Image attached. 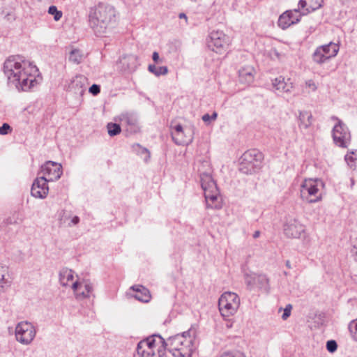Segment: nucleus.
Instances as JSON below:
<instances>
[{
    "instance_id": "obj_37",
    "label": "nucleus",
    "mask_w": 357,
    "mask_h": 357,
    "mask_svg": "<svg viewBox=\"0 0 357 357\" xmlns=\"http://www.w3.org/2000/svg\"><path fill=\"white\" fill-rule=\"evenodd\" d=\"M305 87L308 89V92H314L317 89V84L312 79H307L305 82Z\"/></svg>"
},
{
    "instance_id": "obj_31",
    "label": "nucleus",
    "mask_w": 357,
    "mask_h": 357,
    "mask_svg": "<svg viewBox=\"0 0 357 357\" xmlns=\"http://www.w3.org/2000/svg\"><path fill=\"white\" fill-rule=\"evenodd\" d=\"M63 223H66L68 227L77 225L79 222V218L77 215H66L63 219Z\"/></svg>"
},
{
    "instance_id": "obj_23",
    "label": "nucleus",
    "mask_w": 357,
    "mask_h": 357,
    "mask_svg": "<svg viewBox=\"0 0 357 357\" xmlns=\"http://www.w3.org/2000/svg\"><path fill=\"white\" fill-rule=\"evenodd\" d=\"M130 289L135 292L133 297L137 300L148 303L151 300V294L148 289L142 285H134L130 287Z\"/></svg>"
},
{
    "instance_id": "obj_2",
    "label": "nucleus",
    "mask_w": 357,
    "mask_h": 357,
    "mask_svg": "<svg viewBox=\"0 0 357 357\" xmlns=\"http://www.w3.org/2000/svg\"><path fill=\"white\" fill-rule=\"evenodd\" d=\"M201 186L204 193L206 207L212 209L222 208V199L217 184L212 177V168L210 162L204 160L198 164Z\"/></svg>"
},
{
    "instance_id": "obj_38",
    "label": "nucleus",
    "mask_w": 357,
    "mask_h": 357,
    "mask_svg": "<svg viewBox=\"0 0 357 357\" xmlns=\"http://www.w3.org/2000/svg\"><path fill=\"white\" fill-rule=\"evenodd\" d=\"M220 357H245V356L240 351H225Z\"/></svg>"
},
{
    "instance_id": "obj_24",
    "label": "nucleus",
    "mask_w": 357,
    "mask_h": 357,
    "mask_svg": "<svg viewBox=\"0 0 357 357\" xmlns=\"http://www.w3.org/2000/svg\"><path fill=\"white\" fill-rule=\"evenodd\" d=\"M255 70L252 66H245L238 70L239 80L245 84H250L254 80Z\"/></svg>"
},
{
    "instance_id": "obj_48",
    "label": "nucleus",
    "mask_w": 357,
    "mask_h": 357,
    "mask_svg": "<svg viewBox=\"0 0 357 357\" xmlns=\"http://www.w3.org/2000/svg\"><path fill=\"white\" fill-rule=\"evenodd\" d=\"M260 234H261V233H260V231H259V230L255 231L254 232V234H253V238H259V236H260Z\"/></svg>"
},
{
    "instance_id": "obj_26",
    "label": "nucleus",
    "mask_w": 357,
    "mask_h": 357,
    "mask_svg": "<svg viewBox=\"0 0 357 357\" xmlns=\"http://www.w3.org/2000/svg\"><path fill=\"white\" fill-rule=\"evenodd\" d=\"M253 280L255 281V287L267 289L268 288V279L265 275L254 274Z\"/></svg>"
},
{
    "instance_id": "obj_5",
    "label": "nucleus",
    "mask_w": 357,
    "mask_h": 357,
    "mask_svg": "<svg viewBox=\"0 0 357 357\" xmlns=\"http://www.w3.org/2000/svg\"><path fill=\"white\" fill-rule=\"evenodd\" d=\"M166 341L158 335H150L137 343V357H164Z\"/></svg>"
},
{
    "instance_id": "obj_22",
    "label": "nucleus",
    "mask_w": 357,
    "mask_h": 357,
    "mask_svg": "<svg viewBox=\"0 0 357 357\" xmlns=\"http://www.w3.org/2000/svg\"><path fill=\"white\" fill-rule=\"evenodd\" d=\"M323 0H300L298 9L303 15L313 12L322 6Z\"/></svg>"
},
{
    "instance_id": "obj_36",
    "label": "nucleus",
    "mask_w": 357,
    "mask_h": 357,
    "mask_svg": "<svg viewBox=\"0 0 357 357\" xmlns=\"http://www.w3.org/2000/svg\"><path fill=\"white\" fill-rule=\"evenodd\" d=\"M217 117H218L217 112H213L211 115H210L208 114H204L202 117V119L204 123L209 124L211 121L216 120Z\"/></svg>"
},
{
    "instance_id": "obj_51",
    "label": "nucleus",
    "mask_w": 357,
    "mask_h": 357,
    "mask_svg": "<svg viewBox=\"0 0 357 357\" xmlns=\"http://www.w3.org/2000/svg\"><path fill=\"white\" fill-rule=\"evenodd\" d=\"M142 152H143V153H146V154H147V156H148L149 158L150 157V153H149V151H148V149H143Z\"/></svg>"
},
{
    "instance_id": "obj_13",
    "label": "nucleus",
    "mask_w": 357,
    "mask_h": 357,
    "mask_svg": "<svg viewBox=\"0 0 357 357\" xmlns=\"http://www.w3.org/2000/svg\"><path fill=\"white\" fill-rule=\"evenodd\" d=\"M230 43V38L220 31H213L207 39L208 47L219 54L225 52Z\"/></svg>"
},
{
    "instance_id": "obj_15",
    "label": "nucleus",
    "mask_w": 357,
    "mask_h": 357,
    "mask_svg": "<svg viewBox=\"0 0 357 357\" xmlns=\"http://www.w3.org/2000/svg\"><path fill=\"white\" fill-rule=\"evenodd\" d=\"M41 173L43 177L49 182L56 181L60 178L62 175V167L59 164L52 161H47L41 166Z\"/></svg>"
},
{
    "instance_id": "obj_25",
    "label": "nucleus",
    "mask_w": 357,
    "mask_h": 357,
    "mask_svg": "<svg viewBox=\"0 0 357 357\" xmlns=\"http://www.w3.org/2000/svg\"><path fill=\"white\" fill-rule=\"evenodd\" d=\"M298 127L301 130H306L312 125L313 116L310 112L302 111L299 112Z\"/></svg>"
},
{
    "instance_id": "obj_12",
    "label": "nucleus",
    "mask_w": 357,
    "mask_h": 357,
    "mask_svg": "<svg viewBox=\"0 0 357 357\" xmlns=\"http://www.w3.org/2000/svg\"><path fill=\"white\" fill-rule=\"evenodd\" d=\"M171 135L173 141L178 145H188L194 138L192 127H183L181 124L170 126Z\"/></svg>"
},
{
    "instance_id": "obj_3",
    "label": "nucleus",
    "mask_w": 357,
    "mask_h": 357,
    "mask_svg": "<svg viewBox=\"0 0 357 357\" xmlns=\"http://www.w3.org/2000/svg\"><path fill=\"white\" fill-rule=\"evenodd\" d=\"M116 11L109 6L99 3L89 8L88 22L90 28L98 36L105 35L115 22Z\"/></svg>"
},
{
    "instance_id": "obj_17",
    "label": "nucleus",
    "mask_w": 357,
    "mask_h": 357,
    "mask_svg": "<svg viewBox=\"0 0 357 357\" xmlns=\"http://www.w3.org/2000/svg\"><path fill=\"white\" fill-rule=\"evenodd\" d=\"M273 90L282 94H290L294 89V84L291 78L280 75L271 80Z\"/></svg>"
},
{
    "instance_id": "obj_4",
    "label": "nucleus",
    "mask_w": 357,
    "mask_h": 357,
    "mask_svg": "<svg viewBox=\"0 0 357 357\" xmlns=\"http://www.w3.org/2000/svg\"><path fill=\"white\" fill-rule=\"evenodd\" d=\"M196 331L190 328L187 331L169 337L166 341V349L174 357H192L196 349Z\"/></svg>"
},
{
    "instance_id": "obj_29",
    "label": "nucleus",
    "mask_w": 357,
    "mask_h": 357,
    "mask_svg": "<svg viewBox=\"0 0 357 357\" xmlns=\"http://www.w3.org/2000/svg\"><path fill=\"white\" fill-rule=\"evenodd\" d=\"M69 60L75 63H79L82 60V54L80 50H73L69 56Z\"/></svg>"
},
{
    "instance_id": "obj_35",
    "label": "nucleus",
    "mask_w": 357,
    "mask_h": 357,
    "mask_svg": "<svg viewBox=\"0 0 357 357\" xmlns=\"http://www.w3.org/2000/svg\"><path fill=\"white\" fill-rule=\"evenodd\" d=\"M128 61L130 62V65H128V68L130 70H134L137 66V58L135 55H130L126 58Z\"/></svg>"
},
{
    "instance_id": "obj_16",
    "label": "nucleus",
    "mask_w": 357,
    "mask_h": 357,
    "mask_svg": "<svg viewBox=\"0 0 357 357\" xmlns=\"http://www.w3.org/2000/svg\"><path fill=\"white\" fill-rule=\"evenodd\" d=\"M284 233L289 238H300L305 236L306 228L298 220L292 219L284 225Z\"/></svg>"
},
{
    "instance_id": "obj_30",
    "label": "nucleus",
    "mask_w": 357,
    "mask_h": 357,
    "mask_svg": "<svg viewBox=\"0 0 357 357\" xmlns=\"http://www.w3.org/2000/svg\"><path fill=\"white\" fill-rule=\"evenodd\" d=\"M107 132L110 136H115L120 133L121 127L119 124L109 123L107 125Z\"/></svg>"
},
{
    "instance_id": "obj_10",
    "label": "nucleus",
    "mask_w": 357,
    "mask_h": 357,
    "mask_svg": "<svg viewBox=\"0 0 357 357\" xmlns=\"http://www.w3.org/2000/svg\"><path fill=\"white\" fill-rule=\"evenodd\" d=\"M36 335V327L28 321H20L15 326V340L22 345H29L33 341Z\"/></svg>"
},
{
    "instance_id": "obj_14",
    "label": "nucleus",
    "mask_w": 357,
    "mask_h": 357,
    "mask_svg": "<svg viewBox=\"0 0 357 357\" xmlns=\"http://www.w3.org/2000/svg\"><path fill=\"white\" fill-rule=\"evenodd\" d=\"M73 291L75 298L77 301H83L94 296V287L89 280H79L73 285Z\"/></svg>"
},
{
    "instance_id": "obj_28",
    "label": "nucleus",
    "mask_w": 357,
    "mask_h": 357,
    "mask_svg": "<svg viewBox=\"0 0 357 357\" xmlns=\"http://www.w3.org/2000/svg\"><path fill=\"white\" fill-rule=\"evenodd\" d=\"M8 273V268L5 266L0 264V292L4 290L7 286V280L5 278L6 275Z\"/></svg>"
},
{
    "instance_id": "obj_34",
    "label": "nucleus",
    "mask_w": 357,
    "mask_h": 357,
    "mask_svg": "<svg viewBox=\"0 0 357 357\" xmlns=\"http://www.w3.org/2000/svg\"><path fill=\"white\" fill-rule=\"evenodd\" d=\"M48 13L54 16L55 21H59L62 17V12L58 10L55 6H51L49 7Z\"/></svg>"
},
{
    "instance_id": "obj_19",
    "label": "nucleus",
    "mask_w": 357,
    "mask_h": 357,
    "mask_svg": "<svg viewBox=\"0 0 357 357\" xmlns=\"http://www.w3.org/2000/svg\"><path fill=\"white\" fill-rule=\"evenodd\" d=\"M47 181L45 178L39 176L36 178L31 186V194L33 197L39 199L45 198L49 192Z\"/></svg>"
},
{
    "instance_id": "obj_50",
    "label": "nucleus",
    "mask_w": 357,
    "mask_h": 357,
    "mask_svg": "<svg viewBox=\"0 0 357 357\" xmlns=\"http://www.w3.org/2000/svg\"><path fill=\"white\" fill-rule=\"evenodd\" d=\"M285 265H286L287 268H288L289 269L291 268V263L289 260L286 261Z\"/></svg>"
},
{
    "instance_id": "obj_49",
    "label": "nucleus",
    "mask_w": 357,
    "mask_h": 357,
    "mask_svg": "<svg viewBox=\"0 0 357 357\" xmlns=\"http://www.w3.org/2000/svg\"><path fill=\"white\" fill-rule=\"evenodd\" d=\"M179 18H184L185 20H187V16L185 13H180L179 15H178Z\"/></svg>"
},
{
    "instance_id": "obj_7",
    "label": "nucleus",
    "mask_w": 357,
    "mask_h": 357,
    "mask_svg": "<svg viewBox=\"0 0 357 357\" xmlns=\"http://www.w3.org/2000/svg\"><path fill=\"white\" fill-rule=\"evenodd\" d=\"M264 155L258 149H252L245 151L239 158L238 169L245 174L257 172L262 167Z\"/></svg>"
},
{
    "instance_id": "obj_44",
    "label": "nucleus",
    "mask_w": 357,
    "mask_h": 357,
    "mask_svg": "<svg viewBox=\"0 0 357 357\" xmlns=\"http://www.w3.org/2000/svg\"><path fill=\"white\" fill-rule=\"evenodd\" d=\"M291 305L290 304L287 305L284 310V313L282 315V319H287L291 314Z\"/></svg>"
},
{
    "instance_id": "obj_41",
    "label": "nucleus",
    "mask_w": 357,
    "mask_h": 357,
    "mask_svg": "<svg viewBox=\"0 0 357 357\" xmlns=\"http://www.w3.org/2000/svg\"><path fill=\"white\" fill-rule=\"evenodd\" d=\"M337 343L335 340H329L326 343L327 350L330 352H334L337 350Z\"/></svg>"
},
{
    "instance_id": "obj_40",
    "label": "nucleus",
    "mask_w": 357,
    "mask_h": 357,
    "mask_svg": "<svg viewBox=\"0 0 357 357\" xmlns=\"http://www.w3.org/2000/svg\"><path fill=\"white\" fill-rule=\"evenodd\" d=\"M354 153L352 151V152H350L349 153L347 154L345 156H344V160L346 161V162L347 163V165L351 167L352 168L354 166V162H355V159L354 158V157L352 156V155L354 154Z\"/></svg>"
},
{
    "instance_id": "obj_11",
    "label": "nucleus",
    "mask_w": 357,
    "mask_h": 357,
    "mask_svg": "<svg viewBox=\"0 0 357 357\" xmlns=\"http://www.w3.org/2000/svg\"><path fill=\"white\" fill-rule=\"evenodd\" d=\"M339 50V45L332 42L319 46L312 54V60L317 64H323L328 60L336 56Z\"/></svg>"
},
{
    "instance_id": "obj_8",
    "label": "nucleus",
    "mask_w": 357,
    "mask_h": 357,
    "mask_svg": "<svg viewBox=\"0 0 357 357\" xmlns=\"http://www.w3.org/2000/svg\"><path fill=\"white\" fill-rule=\"evenodd\" d=\"M331 119L335 122L331 131L334 144L340 148H348L351 141V135L349 128L337 116H332Z\"/></svg>"
},
{
    "instance_id": "obj_42",
    "label": "nucleus",
    "mask_w": 357,
    "mask_h": 357,
    "mask_svg": "<svg viewBox=\"0 0 357 357\" xmlns=\"http://www.w3.org/2000/svg\"><path fill=\"white\" fill-rule=\"evenodd\" d=\"M12 131L11 127L8 123H3L1 127H0V135H7L8 132Z\"/></svg>"
},
{
    "instance_id": "obj_20",
    "label": "nucleus",
    "mask_w": 357,
    "mask_h": 357,
    "mask_svg": "<svg viewBox=\"0 0 357 357\" xmlns=\"http://www.w3.org/2000/svg\"><path fill=\"white\" fill-rule=\"evenodd\" d=\"M87 79L84 75H77L70 82L68 90L78 96H82L86 88Z\"/></svg>"
},
{
    "instance_id": "obj_21",
    "label": "nucleus",
    "mask_w": 357,
    "mask_h": 357,
    "mask_svg": "<svg viewBox=\"0 0 357 357\" xmlns=\"http://www.w3.org/2000/svg\"><path fill=\"white\" fill-rule=\"evenodd\" d=\"M79 280L78 275L70 268H64L59 272V282L63 287H70L73 289V284Z\"/></svg>"
},
{
    "instance_id": "obj_45",
    "label": "nucleus",
    "mask_w": 357,
    "mask_h": 357,
    "mask_svg": "<svg viewBox=\"0 0 357 357\" xmlns=\"http://www.w3.org/2000/svg\"><path fill=\"white\" fill-rule=\"evenodd\" d=\"M89 92L92 93L93 95H98L100 91V86L97 84H93L89 89Z\"/></svg>"
},
{
    "instance_id": "obj_9",
    "label": "nucleus",
    "mask_w": 357,
    "mask_h": 357,
    "mask_svg": "<svg viewBox=\"0 0 357 357\" xmlns=\"http://www.w3.org/2000/svg\"><path fill=\"white\" fill-rule=\"evenodd\" d=\"M240 303L241 300L237 294L225 291L218 300V307L221 315L224 317L234 315L239 308Z\"/></svg>"
},
{
    "instance_id": "obj_46",
    "label": "nucleus",
    "mask_w": 357,
    "mask_h": 357,
    "mask_svg": "<svg viewBox=\"0 0 357 357\" xmlns=\"http://www.w3.org/2000/svg\"><path fill=\"white\" fill-rule=\"evenodd\" d=\"M351 254L355 261H357V238L353 243Z\"/></svg>"
},
{
    "instance_id": "obj_1",
    "label": "nucleus",
    "mask_w": 357,
    "mask_h": 357,
    "mask_svg": "<svg viewBox=\"0 0 357 357\" xmlns=\"http://www.w3.org/2000/svg\"><path fill=\"white\" fill-rule=\"evenodd\" d=\"M3 72L8 84L19 91H28L39 83L36 66L20 56H11L6 59L3 64Z\"/></svg>"
},
{
    "instance_id": "obj_6",
    "label": "nucleus",
    "mask_w": 357,
    "mask_h": 357,
    "mask_svg": "<svg viewBox=\"0 0 357 357\" xmlns=\"http://www.w3.org/2000/svg\"><path fill=\"white\" fill-rule=\"evenodd\" d=\"M325 184L319 178H305L300 186L301 199L308 204L319 202L323 199Z\"/></svg>"
},
{
    "instance_id": "obj_18",
    "label": "nucleus",
    "mask_w": 357,
    "mask_h": 357,
    "mask_svg": "<svg viewBox=\"0 0 357 357\" xmlns=\"http://www.w3.org/2000/svg\"><path fill=\"white\" fill-rule=\"evenodd\" d=\"M302 15L298 8L292 10H287L280 16L278 26L282 29H286L291 25L298 23Z\"/></svg>"
},
{
    "instance_id": "obj_27",
    "label": "nucleus",
    "mask_w": 357,
    "mask_h": 357,
    "mask_svg": "<svg viewBox=\"0 0 357 357\" xmlns=\"http://www.w3.org/2000/svg\"><path fill=\"white\" fill-rule=\"evenodd\" d=\"M148 70L156 77L165 75L168 73V68L167 66H156L154 64H150L148 66Z\"/></svg>"
},
{
    "instance_id": "obj_47",
    "label": "nucleus",
    "mask_w": 357,
    "mask_h": 357,
    "mask_svg": "<svg viewBox=\"0 0 357 357\" xmlns=\"http://www.w3.org/2000/svg\"><path fill=\"white\" fill-rule=\"evenodd\" d=\"M152 59L155 63H162V61L160 59L159 54L157 52H154L152 54Z\"/></svg>"
},
{
    "instance_id": "obj_39",
    "label": "nucleus",
    "mask_w": 357,
    "mask_h": 357,
    "mask_svg": "<svg viewBox=\"0 0 357 357\" xmlns=\"http://www.w3.org/2000/svg\"><path fill=\"white\" fill-rule=\"evenodd\" d=\"M254 274H246L245 275V283L247 284V286L250 288V289H252L255 285V281L253 280V278H254Z\"/></svg>"
},
{
    "instance_id": "obj_33",
    "label": "nucleus",
    "mask_w": 357,
    "mask_h": 357,
    "mask_svg": "<svg viewBox=\"0 0 357 357\" xmlns=\"http://www.w3.org/2000/svg\"><path fill=\"white\" fill-rule=\"evenodd\" d=\"M349 330L352 340L357 342V319L349 323Z\"/></svg>"
},
{
    "instance_id": "obj_43",
    "label": "nucleus",
    "mask_w": 357,
    "mask_h": 357,
    "mask_svg": "<svg viewBox=\"0 0 357 357\" xmlns=\"http://www.w3.org/2000/svg\"><path fill=\"white\" fill-rule=\"evenodd\" d=\"M270 55L272 59H277L278 60H282L284 57V55L280 54L277 50L273 49L270 52Z\"/></svg>"
},
{
    "instance_id": "obj_32",
    "label": "nucleus",
    "mask_w": 357,
    "mask_h": 357,
    "mask_svg": "<svg viewBox=\"0 0 357 357\" xmlns=\"http://www.w3.org/2000/svg\"><path fill=\"white\" fill-rule=\"evenodd\" d=\"M121 121L123 123H126L130 126H135L137 123L136 118L129 114H122Z\"/></svg>"
}]
</instances>
